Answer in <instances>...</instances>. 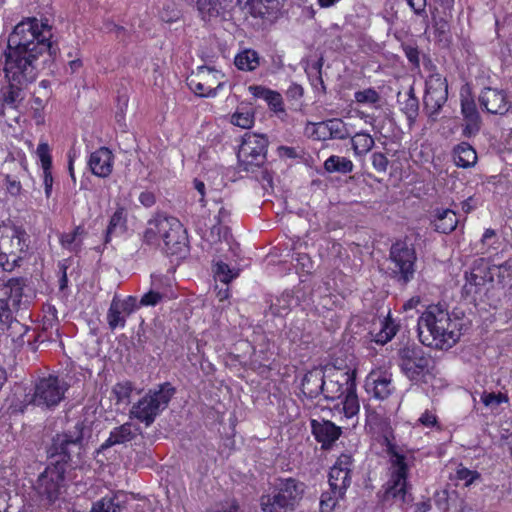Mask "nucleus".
<instances>
[{
    "mask_svg": "<svg viewBox=\"0 0 512 512\" xmlns=\"http://www.w3.org/2000/svg\"><path fill=\"white\" fill-rule=\"evenodd\" d=\"M354 384V378L348 372L330 369L326 375L321 395H323L326 401H336L342 399L347 393L346 386L351 388Z\"/></svg>",
    "mask_w": 512,
    "mask_h": 512,
    "instance_id": "a211bd4d",
    "label": "nucleus"
},
{
    "mask_svg": "<svg viewBox=\"0 0 512 512\" xmlns=\"http://www.w3.org/2000/svg\"><path fill=\"white\" fill-rule=\"evenodd\" d=\"M398 325L388 315L381 321V328L379 332L375 334L374 341L379 344H385L390 341L397 333Z\"/></svg>",
    "mask_w": 512,
    "mask_h": 512,
    "instance_id": "a19ab883",
    "label": "nucleus"
},
{
    "mask_svg": "<svg viewBox=\"0 0 512 512\" xmlns=\"http://www.w3.org/2000/svg\"><path fill=\"white\" fill-rule=\"evenodd\" d=\"M175 224H182L177 218L158 214L147 222L143 233V241L152 246H161L172 235Z\"/></svg>",
    "mask_w": 512,
    "mask_h": 512,
    "instance_id": "4468645a",
    "label": "nucleus"
},
{
    "mask_svg": "<svg viewBox=\"0 0 512 512\" xmlns=\"http://www.w3.org/2000/svg\"><path fill=\"white\" fill-rule=\"evenodd\" d=\"M231 123L235 126L249 129L253 126L254 123V114L249 110L238 109L231 116Z\"/></svg>",
    "mask_w": 512,
    "mask_h": 512,
    "instance_id": "603ef678",
    "label": "nucleus"
},
{
    "mask_svg": "<svg viewBox=\"0 0 512 512\" xmlns=\"http://www.w3.org/2000/svg\"><path fill=\"white\" fill-rule=\"evenodd\" d=\"M140 433V427L131 422H126L115 427L109 434V437L100 446V450H106L112 446L125 444L132 441Z\"/></svg>",
    "mask_w": 512,
    "mask_h": 512,
    "instance_id": "4be33fe9",
    "label": "nucleus"
},
{
    "mask_svg": "<svg viewBox=\"0 0 512 512\" xmlns=\"http://www.w3.org/2000/svg\"><path fill=\"white\" fill-rule=\"evenodd\" d=\"M463 119L465 124L462 130V134L468 138L475 136L480 131L482 125L480 114L465 115L463 116Z\"/></svg>",
    "mask_w": 512,
    "mask_h": 512,
    "instance_id": "3c124183",
    "label": "nucleus"
},
{
    "mask_svg": "<svg viewBox=\"0 0 512 512\" xmlns=\"http://www.w3.org/2000/svg\"><path fill=\"white\" fill-rule=\"evenodd\" d=\"M293 301L294 299L290 293H283L280 297L276 298L269 309L273 315L283 316L289 312Z\"/></svg>",
    "mask_w": 512,
    "mask_h": 512,
    "instance_id": "49530a36",
    "label": "nucleus"
},
{
    "mask_svg": "<svg viewBox=\"0 0 512 512\" xmlns=\"http://www.w3.org/2000/svg\"><path fill=\"white\" fill-rule=\"evenodd\" d=\"M326 374L321 368L308 371L301 383V391L308 399H315L323 392Z\"/></svg>",
    "mask_w": 512,
    "mask_h": 512,
    "instance_id": "5701e85b",
    "label": "nucleus"
},
{
    "mask_svg": "<svg viewBox=\"0 0 512 512\" xmlns=\"http://www.w3.org/2000/svg\"><path fill=\"white\" fill-rule=\"evenodd\" d=\"M36 154L41 162V166L43 170L51 169L52 167V158L50 154L49 145L45 142L40 143L37 147Z\"/></svg>",
    "mask_w": 512,
    "mask_h": 512,
    "instance_id": "13d9d810",
    "label": "nucleus"
},
{
    "mask_svg": "<svg viewBox=\"0 0 512 512\" xmlns=\"http://www.w3.org/2000/svg\"><path fill=\"white\" fill-rule=\"evenodd\" d=\"M398 103L401 111L406 115L409 124H413L419 112V100L414 93V88L410 87L403 95L399 93Z\"/></svg>",
    "mask_w": 512,
    "mask_h": 512,
    "instance_id": "c85d7f7f",
    "label": "nucleus"
},
{
    "mask_svg": "<svg viewBox=\"0 0 512 512\" xmlns=\"http://www.w3.org/2000/svg\"><path fill=\"white\" fill-rule=\"evenodd\" d=\"M478 102L487 113L501 116L507 114L512 106L505 90L492 87L481 90Z\"/></svg>",
    "mask_w": 512,
    "mask_h": 512,
    "instance_id": "6ab92c4d",
    "label": "nucleus"
},
{
    "mask_svg": "<svg viewBox=\"0 0 512 512\" xmlns=\"http://www.w3.org/2000/svg\"><path fill=\"white\" fill-rule=\"evenodd\" d=\"M371 162H372L373 168L378 173H386L388 165H389V160L384 153H382V152L372 153Z\"/></svg>",
    "mask_w": 512,
    "mask_h": 512,
    "instance_id": "052dcab7",
    "label": "nucleus"
},
{
    "mask_svg": "<svg viewBox=\"0 0 512 512\" xmlns=\"http://www.w3.org/2000/svg\"><path fill=\"white\" fill-rule=\"evenodd\" d=\"M51 38L52 28L47 20L27 17L19 22L9 34L3 54L5 79L32 84L46 58L56 53Z\"/></svg>",
    "mask_w": 512,
    "mask_h": 512,
    "instance_id": "f257e3e1",
    "label": "nucleus"
},
{
    "mask_svg": "<svg viewBox=\"0 0 512 512\" xmlns=\"http://www.w3.org/2000/svg\"><path fill=\"white\" fill-rule=\"evenodd\" d=\"M494 269L497 270V277L502 282L505 280V278H509L512 276V261L507 260L500 265H495Z\"/></svg>",
    "mask_w": 512,
    "mask_h": 512,
    "instance_id": "338daca9",
    "label": "nucleus"
},
{
    "mask_svg": "<svg viewBox=\"0 0 512 512\" xmlns=\"http://www.w3.org/2000/svg\"><path fill=\"white\" fill-rule=\"evenodd\" d=\"M87 232L84 226H76L71 232L61 233L59 241L63 249L78 254L82 250L83 240Z\"/></svg>",
    "mask_w": 512,
    "mask_h": 512,
    "instance_id": "bb28decb",
    "label": "nucleus"
},
{
    "mask_svg": "<svg viewBox=\"0 0 512 512\" xmlns=\"http://www.w3.org/2000/svg\"><path fill=\"white\" fill-rule=\"evenodd\" d=\"M235 66L242 71H254L260 65V57L253 49H245L234 59Z\"/></svg>",
    "mask_w": 512,
    "mask_h": 512,
    "instance_id": "e433bc0d",
    "label": "nucleus"
},
{
    "mask_svg": "<svg viewBox=\"0 0 512 512\" xmlns=\"http://www.w3.org/2000/svg\"><path fill=\"white\" fill-rule=\"evenodd\" d=\"M227 0H198L197 8L204 21L224 14Z\"/></svg>",
    "mask_w": 512,
    "mask_h": 512,
    "instance_id": "2f4dec72",
    "label": "nucleus"
},
{
    "mask_svg": "<svg viewBox=\"0 0 512 512\" xmlns=\"http://www.w3.org/2000/svg\"><path fill=\"white\" fill-rule=\"evenodd\" d=\"M383 444L390 455L391 469L390 477L383 486L382 501L385 503L397 504L400 507L409 505L413 498L410 493V486L407 482L408 466L404 455L398 453L393 437L385 435Z\"/></svg>",
    "mask_w": 512,
    "mask_h": 512,
    "instance_id": "20e7f679",
    "label": "nucleus"
},
{
    "mask_svg": "<svg viewBox=\"0 0 512 512\" xmlns=\"http://www.w3.org/2000/svg\"><path fill=\"white\" fill-rule=\"evenodd\" d=\"M126 316L127 315L117 306V300L113 299L107 313V321L110 329L114 330L118 327L123 328L126 323Z\"/></svg>",
    "mask_w": 512,
    "mask_h": 512,
    "instance_id": "c03bdc74",
    "label": "nucleus"
},
{
    "mask_svg": "<svg viewBox=\"0 0 512 512\" xmlns=\"http://www.w3.org/2000/svg\"><path fill=\"white\" fill-rule=\"evenodd\" d=\"M344 495L335 493V490L330 488V491H324L320 497L319 509L320 512H332L339 499H342Z\"/></svg>",
    "mask_w": 512,
    "mask_h": 512,
    "instance_id": "de8ad7c7",
    "label": "nucleus"
},
{
    "mask_svg": "<svg viewBox=\"0 0 512 512\" xmlns=\"http://www.w3.org/2000/svg\"><path fill=\"white\" fill-rule=\"evenodd\" d=\"M448 98V85L440 74H432L426 80L425 95L423 97L424 110L429 118L436 120L441 108Z\"/></svg>",
    "mask_w": 512,
    "mask_h": 512,
    "instance_id": "ddd939ff",
    "label": "nucleus"
},
{
    "mask_svg": "<svg viewBox=\"0 0 512 512\" xmlns=\"http://www.w3.org/2000/svg\"><path fill=\"white\" fill-rule=\"evenodd\" d=\"M373 137L365 132H358L351 137V145L356 157L365 156L374 147Z\"/></svg>",
    "mask_w": 512,
    "mask_h": 512,
    "instance_id": "4c0bfd02",
    "label": "nucleus"
},
{
    "mask_svg": "<svg viewBox=\"0 0 512 512\" xmlns=\"http://www.w3.org/2000/svg\"><path fill=\"white\" fill-rule=\"evenodd\" d=\"M0 322L3 326H6L7 337L11 338L15 348H21L25 343L24 336L29 331V328L15 320L13 315H11V320H0Z\"/></svg>",
    "mask_w": 512,
    "mask_h": 512,
    "instance_id": "72a5a7b5",
    "label": "nucleus"
},
{
    "mask_svg": "<svg viewBox=\"0 0 512 512\" xmlns=\"http://www.w3.org/2000/svg\"><path fill=\"white\" fill-rule=\"evenodd\" d=\"M249 91L254 97L265 100L272 110L283 111V100L280 93L259 85L250 86Z\"/></svg>",
    "mask_w": 512,
    "mask_h": 512,
    "instance_id": "7c9ffc66",
    "label": "nucleus"
},
{
    "mask_svg": "<svg viewBox=\"0 0 512 512\" xmlns=\"http://www.w3.org/2000/svg\"><path fill=\"white\" fill-rule=\"evenodd\" d=\"M88 164L94 175L108 177L113 169V154L108 148L101 147L91 153Z\"/></svg>",
    "mask_w": 512,
    "mask_h": 512,
    "instance_id": "412c9836",
    "label": "nucleus"
},
{
    "mask_svg": "<svg viewBox=\"0 0 512 512\" xmlns=\"http://www.w3.org/2000/svg\"><path fill=\"white\" fill-rule=\"evenodd\" d=\"M389 276L400 286H406L417 271V253L413 244L403 240L393 243L389 250Z\"/></svg>",
    "mask_w": 512,
    "mask_h": 512,
    "instance_id": "423d86ee",
    "label": "nucleus"
},
{
    "mask_svg": "<svg viewBox=\"0 0 512 512\" xmlns=\"http://www.w3.org/2000/svg\"><path fill=\"white\" fill-rule=\"evenodd\" d=\"M453 159L456 166L469 168L476 164L477 154L470 144L462 142L454 148Z\"/></svg>",
    "mask_w": 512,
    "mask_h": 512,
    "instance_id": "c756f323",
    "label": "nucleus"
},
{
    "mask_svg": "<svg viewBox=\"0 0 512 512\" xmlns=\"http://www.w3.org/2000/svg\"><path fill=\"white\" fill-rule=\"evenodd\" d=\"M175 225L172 235L160 247L168 255L183 256L188 251L187 233L182 224Z\"/></svg>",
    "mask_w": 512,
    "mask_h": 512,
    "instance_id": "b1692460",
    "label": "nucleus"
},
{
    "mask_svg": "<svg viewBox=\"0 0 512 512\" xmlns=\"http://www.w3.org/2000/svg\"><path fill=\"white\" fill-rule=\"evenodd\" d=\"M380 94L374 88H367L354 93V99L359 104L375 105L380 101Z\"/></svg>",
    "mask_w": 512,
    "mask_h": 512,
    "instance_id": "864d4df0",
    "label": "nucleus"
},
{
    "mask_svg": "<svg viewBox=\"0 0 512 512\" xmlns=\"http://www.w3.org/2000/svg\"><path fill=\"white\" fill-rule=\"evenodd\" d=\"M497 242L498 239L495 230L491 228L486 229L481 238V254L487 253L490 248L496 249L495 244H497Z\"/></svg>",
    "mask_w": 512,
    "mask_h": 512,
    "instance_id": "bf43d9fd",
    "label": "nucleus"
},
{
    "mask_svg": "<svg viewBox=\"0 0 512 512\" xmlns=\"http://www.w3.org/2000/svg\"><path fill=\"white\" fill-rule=\"evenodd\" d=\"M330 139L345 140L350 136V131L343 120L332 118L327 120Z\"/></svg>",
    "mask_w": 512,
    "mask_h": 512,
    "instance_id": "37998d69",
    "label": "nucleus"
},
{
    "mask_svg": "<svg viewBox=\"0 0 512 512\" xmlns=\"http://www.w3.org/2000/svg\"><path fill=\"white\" fill-rule=\"evenodd\" d=\"M175 389L168 382L158 386L157 389L149 390L130 409V418L137 419L150 426L156 417L168 406Z\"/></svg>",
    "mask_w": 512,
    "mask_h": 512,
    "instance_id": "0eeeda50",
    "label": "nucleus"
},
{
    "mask_svg": "<svg viewBox=\"0 0 512 512\" xmlns=\"http://www.w3.org/2000/svg\"><path fill=\"white\" fill-rule=\"evenodd\" d=\"M197 73L198 76L203 78L205 83H209V88L215 91V95L217 91L222 88L223 82L221 79L224 75L220 71L209 67H200Z\"/></svg>",
    "mask_w": 512,
    "mask_h": 512,
    "instance_id": "79ce46f5",
    "label": "nucleus"
},
{
    "mask_svg": "<svg viewBox=\"0 0 512 512\" xmlns=\"http://www.w3.org/2000/svg\"><path fill=\"white\" fill-rule=\"evenodd\" d=\"M127 502V494L123 491H117L93 503L90 512H124Z\"/></svg>",
    "mask_w": 512,
    "mask_h": 512,
    "instance_id": "393cba45",
    "label": "nucleus"
},
{
    "mask_svg": "<svg viewBox=\"0 0 512 512\" xmlns=\"http://www.w3.org/2000/svg\"><path fill=\"white\" fill-rule=\"evenodd\" d=\"M282 0H248L251 12L261 18L274 16L281 9Z\"/></svg>",
    "mask_w": 512,
    "mask_h": 512,
    "instance_id": "f704fd0d",
    "label": "nucleus"
},
{
    "mask_svg": "<svg viewBox=\"0 0 512 512\" xmlns=\"http://www.w3.org/2000/svg\"><path fill=\"white\" fill-rule=\"evenodd\" d=\"M401 372L411 381H422L430 373L431 357L418 345H406L398 350Z\"/></svg>",
    "mask_w": 512,
    "mask_h": 512,
    "instance_id": "9d476101",
    "label": "nucleus"
},
{
    "mask_svg": "<svg viewBox=\"0 0 512 512\" xmlns=\"http://www.w3.org/2000/svg\"><path fill=\"white\" fill-rule=\"evenodd\" d=\"M306 490L304 482L295 478H279L273 494L263 495L260 500L263 512H285L293 510Z\"/></svg>",
    "mask_w": 512,
    "mask_h": 512,
    "instance_id": "39448f33",
    "label": "nucleus"
},
{
    "mask_svg": "<svg viewBox=\"0 0 512 512\" xmlns=\"http://www.w3.org/2000/svg\"><path fill=\"white\" fill-rule=\"evenodd\" d=\"M175 224H182L177 218L158 214L147 222L143 233V241L152 246H161L172 235Z\"/></svg>",
    "mask_w": 512,
    "mask_h": 512,
    "instance_id": "2eb2a0df",
    "label": "nucleus"
},
{
    "mask_svg": "<svg viewBox=\"0 0 512 512\" xmlns=\"http://www.w3.org/2000/svg\"><path fill=\"white\" fill-rule=\"evenodd\" d=\"M162 299V294L159 292L150 290L147 293H145L139 302L140 306H155L157 305Z\"/></svg>",
    "mask_w": 512,
    "mask_h": 512,
    "instance_id": "69168bd1",
    "label": "nucleus"
},
{
    "mask_svg": "<svg viewBox=\"0 0 512 512\" xmlns=\"http://www.w3.org/2000/svg\"><path fill=\"white\" fill-rule=\"evenodd\" d=\"M127 227V213L124 207H118L110 218L106 230L105 242L108 243L112 235L122 234Z\"/></svg>",
    "mask_w": 512,
    "mask_h": 512,
    "instance_id": "c9c22d12",
    "label": "nucleus"
},
{
    "mask_svg": "<svg viewBox=\"0 0 512 512\" xmlns=\"http://www.w3.org/2000/svg\"><path fill=\"white\" fill-rule=\"evenodd\" d=\"M410 8L414 11L416 15L424 16L425 20H427L428 16L426 13V0H406Z\"/></svg>",
    "mask_w": 512,
    "mask_h": 512,
    "instance_id": "774afa93",
    "label": "nucleus"
},
{
    "mask_svg": "<svg viewBox=\"0 0 512 512\" xmlns=\"http://www.w3.org/2000/svg\"><path fill=\"white\" fill-rule=\"evenodd\" d=\"M431 16H432V24L435 28V32L438 37L442 40L450 31L449 21L452 18L451 11L443 12L439 7L429 5Z\"/></svg>",
    "mask_w": 512,
    "mask_h": 512,
    "instance_id": "473e14b6",
    "label": "nucleus"
},
{
    "mask_svg": "<svg viewBox=\"0 0 512 512\" xmlns=\"http://www.w3.org/2000/svg\"><path fill=\"white\" fill-rule=\"evenodd\" d=\"M354 460L350 454H341L329 472V486L335 493L345 495L351 484V473Z\"/></svg>",
    "mask_w": 512,
    "mask_h": 512,
    "instance_id": "f3484780",
    "label": "nucleus"
},
{
    "mask_svg": "<svg viewBox=\"0 0 512 512\" xmlns=\"http://www.w3.org/2000/svg\"><path fill=\"white\" fill-rule=\"evenodd\" d=\"M268 139L265 135L246 133L237 154L240 167L247 172H254L266 161Z\"/></svg>",
    "mask_w": 512,
    "mask_h": 512,
    "instance_id": "9b49d317",
    "label": "nucleus"
},
{
    "mask_svg": "<svg viewBox=\"0 0 512 512\" xmlns=\"http://www.w3.org/2000/svg\"><path fill=\"white\" fill-rule=\"evenodd\" d=\"M481 400L486 407L494 409L498 407L502 402H506L508 399L501 393H483L481 396Z\"/></svg>",
    "mask_w": 512,
    "mask_h": 512,
    "instance_id": "680f3d73",
    "label": "nucleus"
},
{
    "mask_svg": "<svg viewBox=\"0 0 512 512\" xmlns=\"http://www.w3.org/2000/svg\"><path fill=\"white\" fill-rule=\"evenodd\" d=\"M7 84L0 90V101L7 104L8 107L16 109L23 100L22 92L28 86L23 83H17L13 80H6Z\"/></svg>",
    "mask_w": 512,
    "mask_h": 512,
    "instance_id": "cd10ccee",
    "label": "nucleus"
},
{
    "mask_svg": "<svg viewBox=\"0 0 512 512\" xmlns=\"http://www.w3.org/2000/svg\"><path fill=\"white\" fill-rule=\"evenodd\" d=\"M461 113L462 116L480 114L473 98L469 96L461 97Z\"/></svg>",
    "mask_w": 512,
    "mask_h": 512,
    "instance_id": "e2e57ef3",
    "label": "nucleus"
},
{
    "mask_svg": "<svg viewBox=\"0 0 512 512\" xmlns=\"http://www.w3.org/2000/svg\"><path fill=\"white\" fill-rule=\"evenodd\" d=\"M82 422H77L72 430L57 434L53 439V457H58L39 475L35 491L41 500L54 503L64 488L66 465L74 454L79 455L83 446Z\"/></svg>",
    "mask_w": 512,
    "mask_h": 512,
    "instance_id": "f03ea898",
    "label": "nucleus"
},
{
    "mask_svg": "<svg viewBox=\"0 0 512 512\" xmlns=\"http://www.w3.org/2000/svg\"><path fill=\"white\" fill-rule=\"evenodd\" d=\"M326 124H327V120L318 122V123L309 122V123H307V125L305 127V134L313 140H317V141L328 140L330 138H329L328 126H326Z\"/></svg>",
    "mask_w": 512,
    "mask_h": 512,
    "instance_id": "a18cd8bd",
    "label": "nucleus"
},
{
    "mask_svg": "<svg viewBox=\"0 0 512 512\" xmlns=\"http://www.w3.org/2000/svg\"><path fill=\"white\" fill-rule=\"evenodd\" d=\"M25 287L24 278H12L3 285L0 290V320H11L14 312L26 306L27 300L23 299Z\"/></svg>",
    "mask_w": 512,
    "mask_h": 512,
    "instance_id": "f8f14e48",
    "label": "nucleus"
},
{
    "mask_svg": "<svg viewBox=\"0 0 512 512\" xmlns=\"http://www.w3.org/2000/svg\"><path fill=\"white\" fill-rule=\"evenodd\" d=\"M431 223L435 231L449 234L456 229L458 218L451 209L437 208L433 211Z\"/></svg>",
    "mask_w": 512,
    "mask_h": 512,
    "instance_id": "a878e982",
    "label": "nucleus"
},
{
    "mask_svg": "<svg viewBox=\"0 0 512 512\" xmlns=\"http://www.w3.org/2000/svg\"><path fill=\"white\" fill-rule=\"evenodd\" d=\"M30 236L21 228L6 229L0 235V266L5 271H12L27 257Z\"/></svg>",
    "mask_w": 512,
    "mask_h": 512,
    "instance_id": "6e6552de",
    "label": "nucleus"
},
{
    "mask_svg": "<svg viewBox=\"0 0 512 512\" xmlns=\"http://www.w3.org/2000/svg\"><path fill=\"white\" fill-rule=\"evenodd\" d=\"M67 390L68 385L64 380L49 375L36 382L33 394L26 395L25 401L43 409H52L63 400Z\"/></svg>",
    "mask_w": 512,
    "mask_h": 512,
    "instance_id": "1a4fd4ad",
    "label": "nucleus"
},
{
    "mask_svg": "<svg viewBox=\"0 0 512 512\" xmlns=\"http://www.w3.org/2000/svg\"><path fill=\"white\" fill-rule=\"evenodd\" d=\"M159 17L163 22L173 23L180 18V11L175 5V3L171 1H166L165 3H163V6L159 11Z\"/></svg>",
    "mask_w": 512,
    "mask_h": 512,
    "instance_id": "5fc2aeb1",
    "label": "nucleus"
},
{
    "mask_svg": "<svg viewBox=\"0 0 512 512\" xmlns=\"http://www.w3.org/2000/svg\"><path fill=\"white\" fill-rule=\"evenodd\" d=\"M132 391L133 385L129 381L117 383L112 390L118 403L127 401L130 398Z\"/></svg>",
    "mask_w": 512,
    "mask_h": 512,
    "instance_id": "6e6d98bb",
    "label": "nucleus"
},
{
    "mask_svg": "<svg viewBox=\"0 0 512 512\" xmlns=\"http://www.w3.org/2000/svg\"><path fill=\"white\" fill-rule=\"evenodd\" d=\"M215 277L221 282L228 284L239 275V270L231 269L223 261H218L214 268Z\"/></svg>",
    "mask_w": 512,
    "mask_h": 512,
    "instance_id": "8fccbe9b",
    "label": "nucleus"
},
{
    "mask_svg": "<svg viewBox=\"0 0 512 512\" xmlns=\"http://www.w3.org/2000/svg\"><path fill=\"white\" fill-rule=\"evenodd\" d=\"M460 325V320L452 318L446 305L431 304L418 318V337L425 346L448 350L461 336Z\"/></svg>",
    "mask_w": 512,
    "mask_h": 512,
    "instance_id": "7ed1b4c3",
    "label": "nucleus"
},
{
    "mask_svg": "<svg viewBox=\"0 0 512 512\" xmlns=\"http://www.w3.org/2000/svg\"><path fill=\"white\" fill-rule=\"evenodd\" d=\"M324 168L328 173L347 174L353 171L352 161L346 157L331 155L324 162Z\"/></svg>",
    "mask_w": 512,
    "mask_h": 512,
    "instance_id": "58836bf2",
    "label": "nucleus"
},
{
    "mask_svg": "<svg viewBox=\"0 0 512 512\" xmlns=\"http://www.w3.org/2000/svg\"><path fill=\"white\" fill-rule=\"evenodd\" d=\"M367 394L377 400L388 399L396 390L392 373L385 369L372 370L365 379Z\"/></svg>",
    "mask_w": 512,
    "mask_h": 512,
    "instance_id": "dca6fc26",
    "label": "nucleus"
},
{
    "mask_svg": "<svg viewBox=\"0 0 512 512\" xmlns=\"http://www.w3.org/2000/svg\"><path fill=\"white\" fill-rule=\"evenodd\" d=\"M117 306L122 310L125 315L129 316L133 313L137 308L140 307L139 303H137V299L133 296L127 297L125 300L120 301L117 300Z\"/></svg>",
    "mask_w": 512,
    "mask_h": 512,
    "instance_id": "0e129e2a",
    "label": "nucleus"
},
{
    "mask_svg": "<svg viewBox=\"0 0 512 512\" xmlns=\"http://www.w3.org/2000/svg\"><path fill=\"white\" fill-rule=\"evenodd\" d=\"M455 478L464 483V486L471 485L476 479L480 478V474L475 470H470L462 465L456 470Z\"/></svg>",
    "mask_w": 512,
    "mask_h": 512,
    "instance_id": "4d7b16f0",
    "label": "nucleus"
},
{
    "mask_svg": "<svg viewBox=\"0 0 512 512\" xmlns=\"http://www.w3.org/2000/svg\"><path fill=\"white\" fill-rule=\"evenodd\" d=\"M311 430L316 441L321 444L323 449H330L342 433L341 427L324 419H312Z\"/></svg>",
    "mask_w": 512,
    "mask_h": 512,
    "instance_id": "aec40b11",
    "label": "nucleus"
},
{
    "mask_svg": "<svg viewBox=\"0 0 512 512\" xmlns=\"http://www.w3.org/2000/svg\"><path fill=\"white\" fill-rule=\"evenodd\" d=\"M347 393L343 396L344 399L341 401L342 411L346 418H353L359 413L360 404L356 394L355 385L351 388L346 386Z\"/></svg>",
    "mask_w": 512,
    "mask_h": 512,
    "instance_id": "ea45409f",
    "label": "nucleus"
},
{
    "mask_svg": "<svg viewBox=\"0 0 512 512\" xmlns=\"http://www.w3.org/2000/svg\"><path fill=\"white\" fill-rule=\"evenodd\" d=\"M190 89L200 97H214L215 91L212 88H209V83H205L203 78L198 76V73L195 77L191 78L188 83Z\"/></svg>",
    "mask_w": 512,
    "mask_h": 512,
    "instance_id": "09e8293b",
    "label": "nucleus"
}]
</instances>
